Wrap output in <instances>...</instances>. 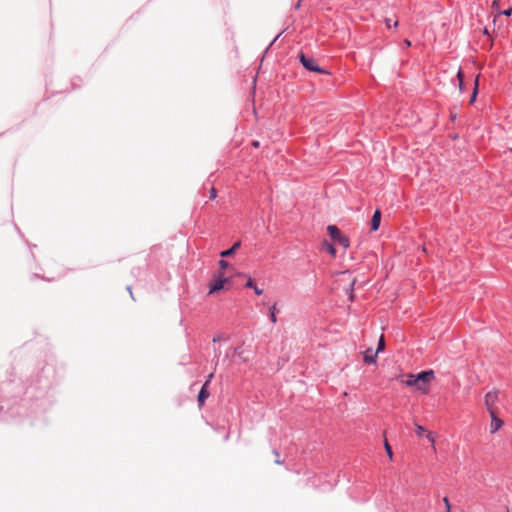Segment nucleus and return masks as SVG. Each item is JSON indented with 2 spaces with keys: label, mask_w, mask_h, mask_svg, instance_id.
Returning <instances> with one entry per match:
<instances>
[{
  "label": "nucleus",
  "mask_w": 512,
  "mask_h": 512,
  "mask_svg": "<svg viewBox=\"0 0 512 512\" xmlns=\"http://www.w3.org/2000/svg\"><path fill=\"white\" fill-rule=\"evenodd\" d=\"M434 379L432 370L422 371L417 375L408 374L406 380L402 382L408 387H414L416 390L427 394L429 392V383Z\"/></svg>",
  "instance_id": "obj_1"
},
{
  "label": "nucleus",
  "mask_w": 512,
  "mask_h": 512,
  "mask_svg": "<svg viewBox=\"0 0 512 512\" xmlns=\"http://www.w3.org/2000/svg\"><path fill=\"white\" fill-rule=\"evenodd\" d=\"M327 232L331 236V238L338 242L343 248L346 249L349 247L350 243L348 237L343 235L337 226L329 225L327 227Z\"/></svg>",
  "instance_id": "obj_2"
},
{
  "label": "nucleus",
  "mask_w": 512,
  "mask_h": 512,
  "mask_svg": "<svg viewBox=\"0 0 512 512\" xmlns=\"http://www.w3.org/2000/svg\"><path fill=\"white\" fill-rule=\"evenodd\" d=\"M299 59L302 65L309 71L330 74L328 71L319 67L315 59L307 57L304 53H300Z\"/></svg>",
  "instance_id": "obj_3"
},
{
  "label": "nucleus",
  "mask_w": 512,
  "mask_h": 512,
  "mask_svg": "<svg viewBox=\"0 0 512 512\" xmlns=\"http://www.w3.org/2000/svg\"><path fill=\"white\" fill-rule=\"evenodd\" d=\"M498 397H499L498 390L489 391L485 395V397H484L485 407L489 413L496 412V410H497L496 403L498 401Z\"/></svg>",
  "instance_id": "obj_4"
},
{
  "label": "nucleus",
  "mask_w": 512,
  "mask_h": 512,
  "mask_svg": "<svg viewBox=\"0 0 512 512\" xmlns=\"http://www.w3.org/2000/svg\"><path fill=\"white\" fill-rule=\"evenodd\" d=\"M229 283L228 278H224L220 276L217 279H214L209 286V294H214L222 289H224L225 284Z\"/></svg>",
  "instance_id": "obj_5"
},
{
  "label": "nucleus",
  "mask_w": 512,
  "mask_h": 512,
  "mask_svg": "<svg viewBox=\"0 0 512 512\" xmlns=\"http://www.w3.org/2000/svg\"><path fill=\"white\" fill-rule=\"evenodd\" d=\"M489 414L491 417L490 433L494 434L503 426V421L497 417L496 412Z\"/></svg>",
  "instance_id": "obj_6"
},
{
  "label": "nucleus",
  "mask_w": 512,
  "mask_h": 512,
  "mask_svg": "<svg viewBox=\"0 0 512 512\" xmlns=\"http://www.w3.org/2000/svg\"><path fill=\"white\" fill-rule=\"evenodd\" d=\"M381 221V212L380 210H376L371 219V230L376 231L379 228Z\"/></svg>",
  "instance_id": "obj_7"
},
{
  "label": "nucleus",
  "mask_w": 512,
  "mask_h": 512,
  "mask_svg": "<svg viewBox=\"0 0 512 512\" xmlns=\"http://www.w3.org/2000/svg\"><path fill=\"white\" fill-rule=\"evenodd\" d=\"M209 395L206 385H203L197 397L199 407L204 404Z\"/></svg>",
  "instance_id": "obj_8"
},
{
  "label": "nucleus",
  "mask_w": 512,
  "mask_h": 512,
  "mask_svg": "<svg viewBox=\"0 0 512 512\" xmlns=\"http://www.w3.org/2000/svg\"><path fill=\"white\" fill-rule=\"evenodd\" d=\"M240 245H241L240 242L234 243L233 246L230 249L222 251L220 253L221 257H229V256H231L240 247Z\"/></svg>",
  "instance_id": "obj_9"
},
{
  "label": "nucleus",
  "mask_w": 512,
  "mask_h": 512,
  "mask_svg": "<svg viewBox=\"0 0 512 512\" xmlns=\"http://www.w3.org/2000/svg\"><path fill=\"white\" fill-rule=\"evenodd\" d=\"M376 356L377 354H373L372 353V350L371 349H368L366 352H365V355H364V361L368 364H371V363H375L376 362Z\"/></svg>",
  "instance_id": "obj_10"
},
{
  "label": "nucleus",
  "mask_w": 512,
  "mask_h": 512,
  "mask_svg": "<svg viewBox=\"0 0 512 512\" xmlns=\"http://www.w3.org/2000/svg\"><path fill=\"white\" fill-rule=\"evenodd\" d=\"M478 77L475 79V83H474V90H473V93H472V96L470 98V101L469 103L472 104L475 102L476 100V97H477V92H478Z\"/></svg>",
  "instance_id": "obj_11"
},
{
  "label": "nucleus",
  "mask_w": 512,
  "mask_h": 512,
  "mask_svg": "<svg viewBox=\"0 0 512 512\" xmlns=\"http://www.w3.org/2000/svg\"><path fill=\"white\" fill-rule=\"evenodd\" d=\"M512 14V8L510 9H507V10H504L502 12H499L497 14L494 15V18H493V23L495 24L499 15H505V16H510Z\"/></svg>",
  "instance_id": "obj_12"
},
{
  "label": "nucleus",
  "mask_w": 512,
  "mask_h": 512,
  "mask_svg": "<svg viewBox=\"0 0 512 512\" xmlns=\"http://www.w3.org/2000/svg\"><path fill=\"white\" fill-rule=\"evenodd\" d=\"M457 78H458V81H459V90L462 91L463 90V83H464V75H463V72L461 69H459L457 71Z\"/></svg>",
  "instance_id": "obj_13"
},
{
  "label": "nucleus",
  "mask_w": 512,
  "mask_h": 512,
  "mask_svg": "<svg viewBox=\"0 0 512 512\" xmlns=\"http://www.w3.org/2000/svg\"><path fill=\"white\" fill-rule=\"evenodd\" d=\"M323 246L326 248V250L328 251L329 254H331L333 257H335L336 249L334 248V246L332 244L324 242Z\"/></svg>",
  "instance_id": "obj_14"
},
{
  "label": "nucleus",
  "mask_w": 512,
  "mask_h": 512,
  "mask_svg": "<svg viewBox=\"0 0 512 512\" xmlns=\"http://www.w3.org/2000/svg\"><path fill=\"white\" fill-rule=\"evenodd\" d=\"M384 447H385V451H386L389 459L392 460L393 459V452H392V448H391V446H390V444L388 443L387 440H385Z\"/></svg>",
  "instance_id": "obj_15"
},
{
  "label": "nucleus",
  "mask_w": 512,
  "mask_h": 512,
  "mask_svg": "<svg viewBox=\"0 0 512 512\" xmlns=\"http://www.w3.org/2000/svg\"><path fill=\"white\" fill-rule=\"evenodd\" d=\"M275 310H276V304H274L270 308V312H269L270 319H271L272 323H276L277 322V317H276V314H275Z\"/></svg>",
  "instance_id": "obj_16"
},
{
  "label": "nucleus",
  "mask_w": 512,
  "mask_h": 512,
  "mask_svg": "<svg viewBox=\"0 0 512 512\" xmlns=\"http://www.w3.org/2000/svg\"><path fill=\"white\" fill-rule=\"evenodd\" d=\"M415 430L418 436H423L426 433V429L419 424H415Z\"/></svg>",
  "instance_id": "obj_17"
},
{
  "label": "nucleus",
  "mask_w": 512,
  "mask_h": 512,
  "mask_svg": "<svg viewBox=\"0 0 512 512\" xmlns=\"http://www.w3.org/2000/svg\"><path fill=\"white\" fill-rule=\"evenodd\" d=\"M426 438L429 440V442L432 444V448L435 451V437L432 432H427L425 434Z\"/></svg>",
  "instance_id": "obj_18"
},
{
  "label": "nucleus",
  "mask_w": 512,
  "mask_h": 512,
  "mask_svg": "<svg viewBox=\"0 0 512 512\" xmlns=\"http://www.w3.org/2000/svg\"><path fill=\"white\" fill-rule=\"evenodd\" d=\"M385 347V342H384V337L383 335L380 337L379 339V343H378V347H377V350H376V354H378L380 351H382Z\"/></svg>",
  "instance_id": "obj_19"
},
{
  "label": "nucleus",
  "mask_w": 512,
  "mask_h": 512,
  "mask_svg": "<svg viewBox=\"0 0 512 512\" xmlns=\"http://www.w3.org/2000/svg\"><path fill=\"white\" fill-rule=\"evenodd\" d=\"M443 502L445 504L446 512H451V505L449 499L447 497H444Z\"/></svg>",
  "instance_id": "obj_20"
},
{
  "label": "nucleus",
  "mask_w": 512,
  "mask_h": 512,
  "mask_svg": "<svg viewBox=\"0 0 512 512\" xmlns=\"http://www.w3.org/2000/svg\"><path fill=\"white\" fill-rule=\"evenodd\" d=\"M217 197V191L214 187L210 189V199H215Z\"/></svg>",
  "instance_id": "obj_21"
},
{
  "label": "nucleus",
  "mask_w": 512,
  "mask_h": 512,
  "mask_svg": "<svg viewBox=\"0 0 512 512\" xmlns=\"http://www.w3.org/2000/svg\"><path fill=\"white\" fill-rule=\"evenodd\" d=\"M228 265H229V263L227 261H225V260H220L219 261V266H220L221 269L227 268Z\"/></svg>",
  "instance_id": "obj_22"
},
{
  "label": "nucleus",
  "mask_w": 512,
  "mask_h": 512,
  "mask_svg": "<svg viewBox=\"0 0 512 512\" xmlns=\"http://www.w3.org/2000/svg\"><path fill=\"white\" fill-rule=\"evenodd\" d=\"M246 287H248V288H254L255 287L254 281L252 280V278H250V277L248 278L247 283H246Z\"/></svg>",
  "instance_id": "obj_23"
},
{
  "label": "nucleus",
  "mask_w": 512,
  "mask_h": 512,
  "mask_svg": "<svg viewBox=\"0 0 512 512\" xmlns=\"http://www.w3.org/2000/svg\"><path fill=\"white\" fill-rule=\"evenodd\" d=\"M235 353L239 355L243 359V361H247V358L244 357V354L243 352L240 351V348H236Z\"/></svg>",
  "instance_id": "obj_24"
},
{
  "label": "nucleus",
  "mask_w": 512,
  "mask_h": 512,
  "mask_svg": "<svg viewBox=\"0 0 512 512\" xmlns=\"http://www.w3.org/2000/svg\"><path fill=\"white\" fill-rule=\"evenodd\" d=\"M213 376H214V374H213V373H211V374H209V375H208L207 380H206V382L204 383V385H206V387H208V385H209V383L211 382V380H212Z\"/></svg>",
  "instance_id": "obj_25"
},
{
  "label": "nucleus",
  "mask_w": 512,
  "mask_h": 512,
  "mask_svg": "<svg viewBox=\"0 0 512 512\" xmlns=\"http://www.w3.org/2000/svg\"><path fill=\"white\" fill-rule=\"evenodd\" d=\"M498 7H499V0H494L492 2V8L493 9H498Z\"/></svg>",
  "instance_id": "obj_26"
},
{
  "label": "nucleus",
  "mask_w": 512,
  "mask_h": 512,
  "mask_svg": "<svg viewBox=\"0 0 512 512\" xmlns=\"http://www.w3.org/2000/svg\"><path fill=\"white\" fill-rule=\"evenodd\" d=\"M253 289H254V291H255V293H256L257 295H262V293H263V290H262V289H259L257 286H255Z\"/></svg>",
  "instance_id": "obj_27"
},
{
  "label": "nucleus",
  "mask_w": 512,
  "mask_h": 512,
  "mask_svg": "<svg viewBox=\"0 0 512 512\" xmlns=\"http://www.w3.org/2000/svg\"><path fill=\"white\" fill-rule=\"evenodd\" d=\"M274 454L276 455L277 459L275 460L276 464H281V461L279 460V453L277 451H274Z\"/></svg>",
  "instance_id": "obj_28"
},
{
  "label": "nucleus",
  "mask_w": 512,
  "mask_h": 512,
  "mask_svg": "<svg viewBox=\"0 0 512 512\" xmlns=\"http://www.w3.org/2000/svg\"><path fill=\"white\" fill-rule=\"evenodd\" d=\"M385 24L389 28L391 26V20L389 18L385 19Z\"/></svg>",
  "instance_id": "obj_29"
},
{
  "label": "nucleus",
  "mask_w": 512,
  "mask_h": 512,
  "mask_svg": "<svg viewBox=\"0 0 512 512\" xmlns=\"http://www.w3.org/2000/svg\"><path fill=\"white\" fill-rule=\"evenodd\" d=\"M404 44L406 45V47H410L411 46V42L408 39H406L404 41Z\"/></svg>",
  "instance_id": "obj_30"
},
{
  "label": "nucleus",
  "mask_w": 512,
  "mask_h": 512,
  "mask_svg": "<svg viewBox=\"0 0 512 512\" xmlns=\"http://www.w3.org/2000/svg\"><path fill=\"white\" fill-rule=\"evenodd\" d=\"M252 145H253L254 147H256V148H257V147H259V142H258V141H254V142L252 143Z\"/></svg>",
  "instance_id": "obj_31"
},
{
  "label": "nucleus",
  "mask_w": 512,
  "mask_h": 512,
  "mask_svg": "<svg viewBox=\"0 0 512 512\" xmlns=\"http://www.w3.org/2000/svg\"><path fill=\"white\" fill-rule=\"evenodd\" d=\"M394 27H397L398 26V21H395L394 24H393Z\"/></svg>",
  "instance_id": "obj_32"
},
{
  "label": "nucleus",
  "mask_w": 512,
  "mask_h": 512,
  "mask_svg": "<svg viewBox=\"0 0 512 512\" xmlns=\"http://www.w3.org/2000/svg\"><path fill=\"white\" fill-rule=\"evenodd\" d=\"M350 300H353V294L351 293L349 296Z\"/></svg>",
  "instance_id": "obj_33"
},
{
  "label": "nucleus",
  "mask_w": 512,
  "mask_h": 512,
  "mask_svg": "<svg viewBox=\"0 0 512 512\" xmlns=\"http://www.w3.org/2000/svg\"><path fill=\"white\" fill-rule=\"evenodd\" d=\"M511 151H512V148H511Z\"/></svg>",
  "instance_id": "obj_34"
}]
</instances>
